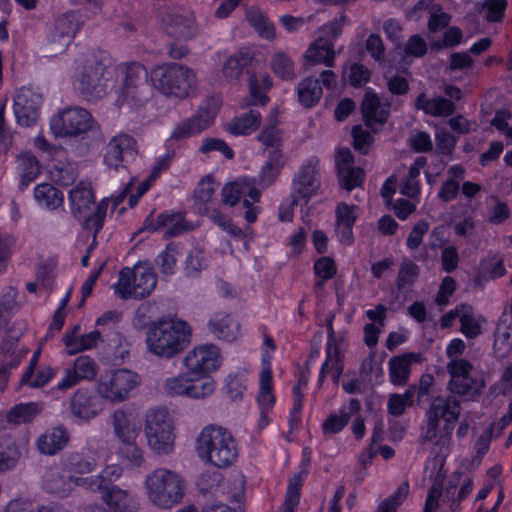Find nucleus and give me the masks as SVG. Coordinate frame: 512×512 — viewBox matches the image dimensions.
I'll return each instance as SVG.
<instances>
[{
	"mask_svg": "<svg viewBox=\"0 0 512 512\" xmlns=\"http://www.w3.org/2000/svg\"><path fill=\"white\" fill-rule=\"evenodd\" d=\"M190 328L186 322L162 319L154 322L146 334L147 349L153 355L171 359L189 344Z\"/></svg>",
	"mask_w": 512,
	"mask_h": 512,
	"instance_id": "1",
	"label": "nucleus"
},
{
	"mask_svg": "<svg viewBox=\"0 0 512 512\" xmlns=\"http://www.w3.org/2000/svg\"><path fill=\"white\" fill-rule=\"evenodd\" d=\"M152 86L163 96L184 100L191 97L197 88L196 72L179 63H165L151 69Z\"/></svg>",
	"mask_w": 512,
	"mask_h": 512,
	"instance_id": "2",
	"label": "nucleus"
},
{
	"mask_svg": "<svg viewBox=\"0 0 512 512\" xmlns=\"http://www.w3.org/2000/svg\"><path fill=\"white\" fill-rule=\"evenodd\" d=\"M199 458L218 468L233 464L238 456V449L232 434L220 426L209 425L200 432L196 439Z\"/></svg>",
	"mask_w": 512,
	"mask_h": 512,
	"instance_id": "3",
	"label": "nucleus"
},
{
	"mask_svg": "<svg viewBox=\"0 0 512 512\" xmlns=\"http://www.w3.org/2000/svg\"><path fill=\"white\" fill-rule=\"evenodd\" d=\"M149 501L160 509H171L178 505L185 494V481L177 472L157 468L144 481Z\"/></svg>",
	"mask_w": 512,
	"mask_h": 512,
	"instance_id": "4",
	"label": "nucleus"
},
{
	"mask_svg": "<svg viewBox=\"0 0 512 512\" xmlns=\"http://www.w3.org/2000/svg\"><path fill=\"white\" fill-rule=\"evenodd\" d=\"M117 73L122 80L119 102L132 108L143 106L150 97L146 68L137 62L123 63L118 66Z\"/></svg>",
	"mask_w": 512,
	"mask_h": 512,
	"instance_id": "5",
	"label": "nucleus"
},
{
	"mask_svg": "<svg viewBox=\"0 0 512 512\" xmlns=\"http://www.w3.org/2000/svg\"><path fill=\"white\" fill-rule=\"evenodd\" d=\"M94 200L91 183L85 180L79 181L68 194L70 210L74 218L78 221L85 220L90 224H102L106 219L110 201L103 199L91 212Z\"/></svg>",
	"mask_w": 512,
	"mask_h": 512,
	"instance_id": "6",
	"label": "nucleus"
},
{
	"mask_svg": "<svg viewBox=\"0 0 512 512\" xmlns=\"http://www.w3.org/2000/svg\"><path fill=\"white\" fill-rule=\"evenodd\" d=\"M145 436L148 447L157 455H168L174 449V428L165 409H153L146 414Z\"/></svg>",
	"mask_w": 512,
	"mask_h": 512,
	"instance_id": "7",
	"label": "nucleus"
},
{
	"mask_svg": "<svg viewBox=\"0 0 512 512\" xmlns=\"http://www.w3.org/2000/svg\"><path fill=\"white\" fill-rule=\"evenodd\" d=\"M157 283L153 268L137 264L134 268L125 267L120 271L119 279L113 285L115 293L123 299L144 298L151 294Z\"/></svg>",
	"mask_w": 512,
	"mask_h": 512,
	"instance_id": "8",
	"label": "nucleus"
},
{
	"mask_svg": "<svg viewBox=\"0 0 512 512\" xmlns=\"http://www.w3.org/2000/svg\"><path fill=\"white\" fill-rule=\"evenodd\" d=\"M107 71L94 56L80 61L75 76V88L87 100H97L106 94Z\"/></svg>",
	"mask_w": 512,
	"mask_h": 512,
	"instance_id": "9",
	"label": "nucleus"
},
{
	"mask_svg": "<svg viewBox=\"0 0 512 512\" xmlns=\"http://www.w3.org/2000/svg\"><path fill=\"white\" fill-rule=\"evenodd\" d=\"M140 376L129 369H117L101 375L97 383V392L103 398L114 403L128 399L131 392L139 386Z\"/></svg>",
	"mask_w": 512,
	"mask_h": 512,
	"instance_id": "10",
	"label": "nucleus"
},
{
	"mask_svg": "<svg viewBox=\"0 0 512 512\" xmlns=\"http://www.w3.org/2000/svg\"><path fill=\"white\" fill-rule=\"evenodd\" d=\"M260 195V191L255 187V181L249 178H239L222 188V200L226 205L234 206L241 198H244V217L248 223L257 220L260 207L254 206L253 203L259 201Z\"/></svg>",
	"mask_w": 512,
	"mask_h": 512,
	"instance_id": "11",
	"label": "nucleus"
},
{
	"mask_svg": "<svg viewBox=\"0 0 512 512\" xmlns=\"http://www.w3.org/2000/svg\"><path fill=\"white\" fill-rule=\"evenodd\" d=\"M90 113L81 107H67L50 120V129L57 137H75L91 129Z\"/></svg>",
	"mask_w": 512,
	"mask_h": 512,
	"instance_id": "12",
	"label": "nucleus"
},
{
	"mask_svg": "<svg viewBox=\"0 0 512 512\" xmlns=\"http://www.w3.org/2000/svg\"><path fill=\"white\" fill-rule=\"evenodd\" d=\"M461 411L460 401L453 395L437 396L433 399L430 408L426 412L427 418L439 423L440 419L445 421L443 434L439 437L436 445L442 447L448 445L450 436L454 429V423L458 420Z\"/></svg>",
	"mask_w": 512,
	"mask_h": 512,
	"instance_id": "13",
	"label": "nucleus"
},
{
	"mask_svg": "<svg viewBox=\"0 0 512 512\" xmlns=\"http://www.w3.org/2000/svg\"><path fill=\"white\" fill-rule=\"evenodd\" d=\"M218 113V103L214 99H207L199 106L197 113L177 124L170 138L181 140L192 137L207 129Z\"/></svg>",
	"mask_w": 512,
	"mask_h": 512,
	"instance_id": "14",
	"label": "nucleus"
},
{
	"mask_svg": "<svg viewBox=\"0 0 512 512\" xmlns=\"http://www.w3.org/2000/svg\"><path fill=\"white\" fill-rule=\"evenodd\" d=\"M138 154L135 139L125 133L113 136L105 147L104 164L114 170L126 167L136 159Z\"/></svg>",
	"mask_w": 512,
	"mask_h": 512,
	"instance_id": "15",
	"label": "nucleus"
},
{
	"mask_svg": "<svg viewBox=\"0 0 512 512\" xmlns=\"http://www.w3.org/2000/svg\"><path fill=\"white\" fill-rule=\"evenodd\" d=\"M42 93L33 87H22L14 96L16 121L23 127L33 126L40 117Z\"/></svg>",
	"mask_w": 512,
	"mask_h": 512,
	"instance_id": "16",
	"label": "nucleus"
},
{
	"mask_svg": "<svg viewBox=\"0 0 512 512\" xmlns=\"http://www.w3.org/2000/svg\"><path fill=\"white\" fill-rule=\"evenodd\" d=\"M320 187L319 159L308 158L295 174L292 184L294 198L309 199Z\"/></svg>",
	"mask_w": 512,
	"mask_h": 512,
	"instance_id": "17",
	"label": "nucleus"
},
{
	"mask_svg": "<svg viewBox=\"0 0 512 512\" xmlns=\"http://www.w3.org/2000/svg\"><path fill=\"white\" fill-rule=\"evenodd\" d=\"M184 365L190 375H207L220 366L219 349L213 344L198 346L185 356Z\"/></svg>",
	"mask_w": 512,
	"mask_h": 512,
	"instance_id": "18",
	"label": "nucleus"
},
{
	"mask_svg": "<svg viewBox=\"0 0 512 512\" xmlns=\"http://www.w3.org/2000/svg\"><path fill=\"white\" fill-rule=\"evenodd\" d=\"M340 185L346 190H352L361 186L364 179V171L354 166V157L348 148H339L335 155Z\"/></svg>",
	"mask_w": 512,
	"mask_h": 512,
	"instance_id": "19",
	"label": "nucleus"
},
{
	"mask_svg": "<svg viewBox=\"0 0 512 512\" xmlns=\"http://www.w3.org/2000/svg\"><path fill=\"white\" fill-rule=\"evenodd\" d=\"M98 372V365L89 356H79L74 365L65 370L64 376L58 382L59 390H67L75 386L80 380H92Z\"/></svg>",
	"mask_w": 512,
	"mask_h": 512,
	"instance_id": "20",
	"label": "nucleus"
},
{
	"mask_svg": "<svg viewBox=\"0 0 512 512\" xmlns=\"http://www.w3.org/2000/svg\"><path fill=\"white\" fill-rule=\"evenodd\" d=\"M79 29V22L74 13H65L54 21L48 33V42L58 44V50L64 51Z\"/></svg>",
	"mask_w": 512,
	"mask_h": 512,
	"instance_id": "21",
	"label": "nucleus"
},
{
	"mask_svg": "<svg viewBox=\"0 0 512 512\" xmlns=\"http://www.w3.org/2000/svg\"><path fill=\"white\" fill-rule=\"evenodd\" d=\"M165 28L169 35L179 40L191 39L197 32L194 15L188 10L169 13L165 18Z\"/></svg>",
	"mask_w": 512,
	"mask_h": 512,
	"instance_id": "22",
	"label": "nucleus"
},
{
	"mask_svg": "<svg viewBox=\"0 0 512 512\" xmlns=\"http://www.w3.org/2000/svg\"><path fill=\"white\" fill-rule=\"evenodd\" d=\"M70 441V434L64 425L47 429L35 442L40 454L53 456L62 451Z\"/></svg>",
	"mask_w": 512,
	"mask_h": 512,
	"instance_id": "23",
	"label": "nucleus"
},
{
	"mask_svg": "<svg viewBox=\"0 0 512 512\" xmlns=\"http://www.w3.org/2000/svg\"><path fill=\"white\" fill-rule=\"evenodd\" d=\"M69 411L77 420L88 422L98 415L100 408L91 392L78 389L70 399Z\"/></svg>",
	"mask_w": 512,
	"mask_h": 512,
	"instance_id": "24",
	"label": "nucleus"
},
{
	"mask_svg": "<svg viewBox=\"0 0 512 512\" xmlns=\"http://www.w3.org/2000/svg\"><path fill=\"white\" fill-rule=\"evenodd\" d=\"M390 111V103L382 100L372 90H367L362 101V113L368 126L383 124Z\"/></svg>",
	"mask_w": 512,
	"mask_h": 512,
	"instance_id": "25",
	"label": "nucleus"
},
{
	"mask_svg": "<svg viewBox=\"0 0 512 512\" xmlns=\"http://www.w3.org/2000/svg\"><path fill=\"white\" fill-rule=\"evenodd\" d=\"M98 491L101 492L103 501L116 512H136L138 509L135 496L128 490L115 485Z\"/></svg>",
	"mask_w": 512,
	"mask_h": 512,
	"instance_id": "26",
	"label": "nucleus"
},
{
	"mask_svg": "<svg viewBox=\"0 0 512 512\" xmlns=\"http://www.w3.org/2000/svg\"><path fill=\"white\" fill-rule=\"evenodd\" d=\"M113 430L121 444L136 441L140 433V425L131 413L117 409L112 416Z\"/></svg>",
	"mask_w": 512,
	"mask_h": 512,
	"instance_id": "27",
	"label": "nucleus"
},
{
	"mask_svg": "<svg viewBox=\"0 0 512 512\" xmlns=\"http://www.w3.org/2000/svg\"><path fill=\"white\" fill-rule=\"evenodd\" d=\"M80 326L76 325L70 333L63 335V343L69 355L92 349L102 340V332L94 330L86 334L79 335Z\"/></svg>",
	"mask_w": 512,
	"mask_h": 512,
	"instance_id": "28",
	"label": "nucleus"
},
{
	"mask_svg": "<svg viewBox=\"0 0 512 512\" xmlns=\"http://www.w3.org/2000/svg\"><path fill=\"white\" fill-rule=\"evenodd\" d=\"M304 58L310 64H323L327 67H333L336 58L334 42L320 36L310 44L305 51Z\"/></svg>",
	"mask_w": 512,
	"mask_h": 512,
	"instance_id": "29",
	"label": "nucleus"
},
{
	"mask_svg": "<svg viewBox=\"0 0 512 512\" xmlns=\"http://www.w3.org/2000/svg\"><path fill=\"white\" fill-rule=\"evenodd\" d=\"M269 360L270 355L265 353L262 358L263 367L260 373V391L257 397L262 420L266 418V415L275 403V396L272 393V371Z\"/></svg>",
	"mask_w": 512,
	"mask_h": 512,
	"instance_id": "30",
	"label": "nucleus"
},
{
	"mask_svg": "<svg viewBox=\"0 0 512 512\" xmlns=\"http://www.w3.org/2000/svg\"><path fill=\"white\" fill-rule=\"evenodd\" d=\"M79 478L52 469L44 475L43 485L48 493L65 497L71 492L73 485H78L76 480Z\"/></svg>",
	"mask_w": 512,
	"mask_h": 512,
	"instance_id": "31",
	"label": "nucleus"
},
{
	"mask_svg": "<svg viewBox=\"0 0 512 512\" xmlns=\"http://www.w3.org/2000/svg\"><path fill=\"white\" fill-rule=\"evenodd\" d=\"M102 342H105L106 357L118 364L123 362L130 353V344L127 339L118 331H111L102 336Z\"/></svg>",
	"mask_w": 512,
	"mask_h": 512,
	"instance_id": "32",
	"label": "nucleus"
},
{
	"mask_svg": "<svg viewBox=\"0 0 512 512\" xmlns=\"http://www.w3.org/2000/svg\"><path fill=\"white\" fill-rule=\"evenodd\" d=\"M22 453L16 440L10 435L0 436V473L14 470Z\"/></svg>",
	"mask_w": 512,
	"mask_h": 512,
	"instance_id": "33",
	"label": "nucleus"
},
{
	"mask_svg": "<svg viewBox=\"0 0 512 512\" xmlns=\"http://www.w3.org/2000/svg\"><path fill=\"white\" fill-rule=\"evenodd\" d=\"M361 409L360 401L352 398L349 402L348 408L343 407L339 414L332 413L322 424L324 434L339 433L348 423L351 416L357 414Z\"/></svg>",
	"mask_w": 512,
	"mask_h": 512,
	"instance_id": "34",
	"label": "nucleus"
},
{
	"mask_svg": "<svg viewBox=\"0 0 512 512\" xmlns=\"http://www.w3.org/2000/svg\"><path fill=\"white\" fill-rule=\"evenodd\" d=\"M210 331L219 339L232 342L239 333V324L230 315L222 312L216 313L209 321Z\"/></svg>",
	"mask_w": 512,
	"mask_h": 512,
	"instance_id": "35",
	"label": "nucleus"
},
{
	"mask_svg": "<svg viewBox=\"0 0 512 512\" xmlns=\"http://www.w3.org/2000/svg\"><path fill=\"white\" fill-rule=\"evenodd\" d=\"M284 164L285 159L282 152L279 149L270 150L268 159L258 175V184L262 188L270 186L278 177Z\"/></svg>",
	"mask_w": 512,
	"mask_h": 512,
	"instance_id": "36",
	"label": "nucleus"
},
{
	"mask_svg": "<svg viewBox=\"0 0 512 512\" xmlns=\"http://www.w3.org/2000/svg\"><path fill=\"white\" fill-rule=\"evenodd\" d=\"M419 359L420 356L416 353H407L391 358L389 361L391 382L398 385L405 384L409 376L410 365L418 362Z\"/></svg>",
	"mask_w": 512,
	"mask_h": 512,
	"instance_id": "37",
	"label": "nucleus"
},
{
	"mask_svg": "<svg viewBox=\"0 0 512 512\" xmlns=\"http://www.w3.org/2000/svg\"><path fill=\"white\" fill-rule=\"evenodd\" d=\"M484 387V381L474 378L471 374L450 379L448 382V389L452 394L470 398L480 396Z\"/></svg>",
	"mask_w": 512,
	"mask_h": 512,
	"instance_id": "38",
	"label": "nucleus"
},
{
	"mask_svg": "<svg viewBox=\"0 0 512 512\" xmlns=\"http://www.w3.org/2000/svg\"><path fill=\"white\" fill-rule=\"evenodd\" d=\"M122 474V468L117 465L106 467L99 475L79 478L76 480L78 486L86 487L90 490L96 491L100 489H108L114 486L112 481L118 479Z\"/></svg>",
	"mask_w": 512,
	"mask_h": 512,
	"instance_id": "39",
	"label": "nucleus"
},
{
	"mask_svg": "<svg viewBox=\"0 0 512 512\" xmlns=\"http://www.w3.org/2000/svg\"><path fill=\"white\" fill-rule=\"evenodd\" d=\"M64 472L75 477L78 474H86L92 472L97 463L95 459L85 456L79 452L67 453L62 458Z\"/></svg>",
	"mask_w": 512,
	"mask_h": 512,
	"instance_id": "40",
	"label": "nucleus"
},
{
	"mask_svg": "<svg viewBox=\"0 0 512 512\" xmlns=\"http://www.w3.org/2000/svg\"><path fill=\"white\" fill-rule=\"evenodd\" d=\"M17 169L20 175V189H25L40 174V164L37 158L24 152L17 156Z\"/></svg>",
	"mask_w": 512,
	"mask_h": 512,
	"instance_id": "41",
	"label": "nucleus"
},
{
	"mask_svg": "<svg viewBox=\"0 0 512 512\" xmlns=\"http://www.w3.org/2000/svg\"><path fill=\"white\" fill-rule=\"evenodd\" d=\"M416 107L423 110L426 114L442 117L451 115L455 110V105L450 100L442 97L429 99L425 94L418 96Z\"/></svg>",
	"mask_w": 512,
	"mask_h": 512,
	"instance_id": "42",
	"label": "nucleus"
},
{
	"mask_svg": "<svg viewBox=\"0 0 512 512\" xmlns=\"http://www.w3.org/2000/svg\"><path fill=\"white\" fill-rule=\"evenodd\" d=\"M34 198L38 205L54 210L63 204V193L52 184L41 183L34 189Z\"/></svg>",
	"mask_w": 512,
	"mask_h": 512,
	"instance_id": "43",
	"label": "nucleus"
},
{
	"mask_svg": "<svg viewBox=\"0 0 512 512\" xmlns=\"http://www.w3.org/2000/svg\"><path fill=\"white\" fill-rule=\"evenodd\" d=\"M260 121V112L252 109L232 120L228 124V131L233 135H248L259 127Z\"/></svg>",
	"mask_w": 512,
	"mask_h": 512,
	"instance_id": "44",
	"label": "nucleus"
},
{
	"mask_svg": "<svg viewBox=\"0 0 512 512\" xmlns=\"http://www.w3.org/2000/svg\"><path fill=\"white\" fill-rule=\"evenodd\" d=\"M40 403L29 402L14 406L7 414L9 423L20 425L32 421L42 411Z\"/></svg>",
	"mask_w": 512,
	"mask_h": 512,
	"instance_id": "45",
	"label": "nucleus"
},
{
	"mask_svg": "<svg viewBox=\"0 0 512 512\" xmlns=\"http://www.w3.org/2000/svg\"><path fill=\"white\" fill-rule=\"evenodd\" d=\"M272 86V79L268 74L254 75L249 79L250 100L248 105H265L268 97L263 91Z\"/></svg>",
	"mask_w": 512,
	"mask_h": 512,
	"instance_id": "46",
	"label": "nucleus"
},
{
	"mask_svg": "<svg viewBox=\"0 0 512 512\" xmlns=\"http://www.w3.org/2000/svg\"><path fill=\"white\" fill-rule=\"evenodd\" d=\"M246 19L255 30L266 39L275 38V27L267 16L258 8L251 7L246 12Z\"/></svg>",
	"mask_w": 512,
	"mask_h": 512,
	"instance_id": "47",
	"label": "nucleus"
},
{
	"mask_svg": "<svg viewBox=\"0 0 512 512\" xmlns=\"http://www.w3.org/2000/svg\"><path fill=\"white\" fill-rule=\"evenodd\" d=\"M322 96V87L316 78H305L298 86V98L302 105L311 107L317 103Z\"/></svg>",
	"mask_w": 512,
	"mask_h": 512,
	"instance_id": "48",
	"label": "nucleus"
},
{
	"mask_svg": "<svg viewBox=\"0 0 512 512\" xmlns=\"http://www.w3.org/2000/svg\"><path fill=\"white\" fill-rule=\"evenodd\" d=\"M270 66L274 74L283 80H291L296 76L294 61L284 51H277L273 54Z\"/></svg>",
	"mask_w": 512,
	"mask_h": 512,
	"instance_id": "49",
	"label": "nucleus"
},
{
	"mask_svg": "<svg viewBox=\"0 0 512 512\" xmlns=\"http://www.w3.org/2000/svg\"><path fill=\"white\" fill-rule=\"evenodd\" d=\"M51 178L60 185L72 184L77 176V167L72 162L57 161L50 169Z\"/></svg>",
	"mask_w": 512,
	"mask_h": 512,
	"instance_id": "50",
	"label": "nucleus"
},
{
	"mask_svg": "<svg viewBox=\"0 0 512 512\" xmlns=\"http://www.w3.org/2000/svg\"><path fill=\"white\" fill-rule=\"evenodd\" d=\"M215 189L216 183L210 177H206L198 183L195 189L194 197L195 205L199 213L202 214L208 212L206 204H208L212 199Z\"/></svg>",
	"mask_w": 512,
	"mask_h": 512,
	"instance_id": "51",
	"label": "nucleus"
},
{
	"mask_svg": "<svg viewBox=\"0 0 512 512\" xmlns=\"http://www.w3.org/2000/svg\"><path fill=\"white\" fill-rule=\"evenodd\" d=\"M190 377L188 397L202 399L211 395L215 390L214 380L208 375Z\"/></svg>",
	"mask_w": 512,
	"mask_h": 512,
	"instance_id": "52",
	"label": "nucleus"
},
{
	"mask_svg": "<svg viewBox=\"0 0 512 512\" xmlns=\"http://www.w3.org/2000/svg\"><path fill=\"white\" fill-rule=\"evenodd\" d=\"M207 266L208 263L204 252L195 248L191 250L186 257L184 274L188 278H196Z\"/></svg>",
	"mask_w": 512,
	"mask_h": 512,
	"instance_id": "53",
	"label": "nucleus"
},
{
	"mask_svg": "<svg viewBox=\"0 0 512 512\" xmlns=\"http://www.w3.org/2000/svg\"><path fill=\"white\" fill-rule=\"evenodd\" d=\"M177 254L176 244L169 243L166 249L157 256L156 264L163 275L170 276L175 273Z\"/></svg>",
	"mask_w": 512,
	"mask_h": 512,
	"instance_id": "54",
	"label": "nucleus"
},
{
	"mask_svg": "<svg viewBox=\"0 0 512 512\" xmlns=\"http://www.w3.org/2000/svg\"><path fill=\"white\" fill-rule=\"evenodd\" d=\"M305 473L300 472L289 481L286 498L284 502V512H294L299 504L300 489L304 480Z\"/></svg>",
	"mask_w": 512,
	"mask_h": 512,
	"instance_id": "55",
	"label": "nucleus"
},
{
	"mask_svg": "<svg viewBox=\"0 0 512 512\" xmlns=\"http://www.w3.org/2000/svg\"><path fill=\"white\" fill-rule=\"evenodd\" d=\"M190 377L188 374L166 378L163 383V391L168 396H188Z\"/></svg>",
	"mask_w": 512,
	"mask_h": 512,
	"instance_id": "56",
	"label": "nucleus"
},
{
	"mask_svg": "<svg viewBox=\"0 0 512 512\" xmlns=\"http://www.w3.org/2000/svg\"><path fill=\"white\" fill-rule=\"evenodd\" d=\"M409 494L408 482H403L397 490L388 498L383 500L377 508V512H396Z\"/></svg>",
	"mask_w": 512,
	"mask_h": 512,
	"instance_id": "57",
	"label": "nucleus"
},
{
	"mask_svg": "<svg viewBox=\"0 0 512 512\" xmlns=\"http://www.w3.org/2000/svg\"><path fill=\"white\" fill-rule=\"evenodd\" d=\"M507 7L506 0H484L480 13L489 22H500Z\"/></svg>",
	"mask_w": 512,
	"mask_h": 512,
	"instance_id": "58",
	"label": "nucleus"
},
{
	"mask_svg": "<svg viewBox=\"0 0 512 512\" xmlns=\"http://www.w3.org/2000/svg\"><path fill=\"white\" fill-rule=\"evenodd\" d=\"M460 323V331L467 338L473 339L481 333V327L472 315L471 307L466 304L461 305Z\"/></svg>",
	"mask_w": 512,
	"mask_h": 512,
	"instance_id": "59",
	"label": "nucleus"
},
{
	"mask_svg": "<svg viewBox=\"0 0 512 512\" xmlns=\"http://www.w3.org/2000/svg\"><path fill=\"white\" fill-rule=\"evenodd\" d=\"M17 290L12 286L5 287L0 295V327L6 324V314L17 308Z\"/></svg>",
	"mask_w": 512,
	"mask_h": 512,
	"instance_id": "60",
	"label": "nucleus"
},
{
	"mask_svg": "<svg viewBox=\"0 0 512 512\" xmlns=\"http://www.w3.org/2000/svg\"><path fill=\"white\" fill-rule=\"evenodd\" d=\"M419 271V267L414 262L405 258L399 269L397 287L403 289L407 285L413 284L419 275Z\"/></svg>",
	"mask_w": 512,
	"mask_h": 512,
	"instance_id": "61",
	"label": "nucleus"
},
{
	"mask_svg": "<svg viewBox=\"0 0 512 512\" xmlns=\"http://www.w3.org/2000/svg\"><path fill=\"white\" fill-rule=\"evenodd\" d=\"M494 350L498 351H508L512 346V327L509 326L506 322H499L496 326L494 332Z\"/></svg>",
	"mask_w": 512,
	"mask_h": 512,
	"instance_id": "62",
	"label": "nucleus"
},
{
	"mask_svg": "<svg viewBox=\"0 0 512 512\" xmlns=\"http://www.w3.org/2000/svg\"><path fill=\"white\" fill-rule=\"evenodd\" d=\"M430 18L428 21V29L430 32H437L446 28L450 21L451 16L444 12L441 6L434 4L429 10Z\"/></svg>",
	"mask_w": 512,
	"mask_h": 512,
	"instance_id": "63",
	"label": "nucleus"
},
{
	"mask_svg": "<svg viewBox=\"0 0 512 512\" xmlns=\"http://www.w3.org/2000/svg\"><path fill=\"white\" fill-rule=\"evenodd\" d=\"M244 58L241 55H233L223 65L222 73L226 82L236 81L242 74Z\"/></svg>",
	"mask_w": 512,
	"mask_h": 512,
	"instance_id": "64",
	"label": "nucleus"
}]
</instances>
